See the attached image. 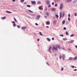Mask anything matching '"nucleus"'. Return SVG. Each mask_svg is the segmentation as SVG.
<instances>
[{"instance_id":"4be33fe9","label":"nucleus","mask_w":77,"mask_h":77,"mask_svg":"<svg viewBox=\"0 0 77 77\" xmlns=\"http://www.w3.org/2000/svg\"><path fill=\"white\" fill-rule=\"evenodd\" d=\"M72 58H71V57H70L69 59V60H72Z\"/></svg>"},{"instance_id":"9d476101","label":"nucleus","mask_w":77,"mask_h":77,"mask_svg":"<svg viewBox=\"0 0 77 77\" xmlns=\"http://www.w3.org/2000/svg\"><path fill=\"white\" fill-rule=\"evenodd\" d=\"M51 11H56V8H54L52 9Z\"/></svg>"},{"instance_id":"a18cd8bd","label":"nucleus","mask_w":77,"mask_h":77,"mask_svg":"<svg viewBox=\"0 0 77 77\" xmlns=\"http://www.w3.org/2000/svg\"><path fill=\"white\" fill-rule=\"evenodd\" d=\"M68 17H70V14H68Z\"/></svg>"},{"instance_id":"423d86ee","label":"nucleus","mask_w":77,"mask_h":77,"mask_svg":"<svg viewBox=\"0 0 77 77\" xmlns=\"http://www.w3.org/2000/svg\"><path fill=\"white\" fill-rule=\"evenodd\" d=\"M40 17V15H38L37 16V18H36V19L38 20L39 19Z\"/></svg>"},{"instance_id":"052dcab7","label":"nucleus","mask_w":77,"mask_h":77,"mask_svg":"<svg viewBox=\"0 0 77 77\" xmlns=\"http://www.w3.org/2000/svg\"><path fill=\"white\" fill-rule=\"evenodd\" d=\"M58 0V2H59V1Z\"/></svg>"},{"instance_id":"79ce46f5","label":"nucleus","mask_w":77,"mask_h":77,"mask_svg":"<svg viewBox=\"0 0 77 77\" xmlns=\"http://www.w3.org/2000/svg\"><path fill=\"white\" fill-rule=\"evenodd\" d=\"M63 68L61 69V71H63Z\"/></svg>"},{"instance_id":"4d7b16f0","label":"nucleus","mask_w":77,"mask_h":77,"mask_svg":"<svg viewBox=\"0 0 77 77\" xmlns=\"http://www.w3.org/2000/svg\"><path fill=\"white\" fill-rule=\"evenodd\" d=\"M12 1L13 2H14L15 0H13Z\"/></svg>"},{"instance_id":"5701e85b","label":"nucleus","mask_w":77,"mask_h":77,"mask_svg":"<svg viewBox=\"0 0 77 77\" xmlns=\"http://www.w3.org/2000/svg\"><path fill=\"white\" fill-rule=\"evenodd\" d=\"M14 20L15 21V22H17V20L15 18H14Z\"/></svg>"},{"instance_id":"4c0bfd02","label":"nucleus","mask_w":77,"mask_h":77,"mask_svg":"<svg viewBox=\"0 0 77 77\" xmlns=\"http://www.w3.org/2000/svg\"><path fill=\"white\" fill-rule=\"evenodd\" d=\"M51 7V5H48V8H50Z\"/></svg>"},{"instance_id":"6ab92c4d","label":"nucleus","mask_w":77,"mask_h":77,"mask_svg":"<svg viewBox=\"0 0 77 77\" xmlns=\"http://www.w3.org/2000/svg\"><path fill=\"white\" fill-rule=\"evenodd\" d=\"M6 12H7V13H11V12L9 11H6Z\"/></svg>"},{"instance_id":"a878e982","label":"nucleus","mask_w":77,"mask_h":77,"mask_svg":"<svg viewBox=\"0 0 77 77\" xmlns=\"http://www.w3.org/2000/svg\"><path fill=\"white\" fill-rule=\"evenodd\" d=\"M32 16H33V17H35L36 16V15L35 14H33L32 15Z\"/></svg>"},{"instance_id":"7c9ffc66","label":"nucleus","mask_w":77,"mask_h":77,"mask_svg":"<svg viewBox=\"0 0 77 77\" xmlns=\"http://www.w3.org/2000/svg\"><path fill=\"white\" fill-rule=\"evenodd\" d=\"M50 24V22L49 21L47 22V24L48 25H49Z\"/></svg>"},{"instance_id":"473e14b6","label":"nucleus","mask_w":77,"mask_h":77,"mask_svg":"<svg viewBox=\"0 0 77 77\" xmlns=\"http://www.w3.org/2000/svg\"><path fill=\"white\" fill-rule=\"evenodd\" d=\"M59 57L60 59H61L62 58V56L61 55H60Z\"/></svg>"},{"instance_id":"603ef678","label":"nucleus","mask_w":77,"mask_h":77,"mask_svg":"<svg viewBox=\"0 0 77 77\" xmlns=\"http://www.w3.org/2000/svg\"><path fill=\"white\" fill-rule=\"evenodd\" d=\"M74 71H76L77 70L76 69H74Z\"/></svg>"},{"instance_id":"e2e57ef3","label":"nucleus","mask_w":77,"mask_h":77,"mask_svg":"<svg viewBox=\"0 0 77 77\" xmlns=\"http://www.w3.org/2000/svg\"><path fill=\"white\" fill-rule=\"evenodd\" d=\"M40 13H41V14H42V12H41Z\"/></svg>"},{"instance_id":"c03bdc74","label":"nucleus","mask_w":77,"mask_h":77,"mask_svg":"<svg viewBox=\"0 0 77 77\" xmlns=\"http://www.w3.org/2000/svg\"><path fill=\"white\" fill-rule=\"evenodd\" d=\"M58 4H56L55 5V6H57V5Z\"/></svg>"},{"instance_id":"393cba45","label":"nucleus","mask_w":77,"mask_h":77,"mask_svg":"<svg viewBox=\"0 0 77 77\" xmlns=\"http://www.w3.org/2000/svg\"><path fill=\"white\" fill-rule=\"evenodd\" d=\"M39 34L41 36H42V35H43L42 34L41 32H39Z\"/></svg>"},{"instance_id":"5fc2aeb1","label":"nucleus","mask_w":77,"mask_h":77,"mask_svg":"<svg viewBox=\"0 0 77 77\" xmlns=\"http://www.w3.org/2000/svg\"><path fill=\"white\" fill-rule=\"evenodd\" d=\"M46 27L47 28H49V26H46Z\"/></svg>"},{"instance_id":"a211bd4d","label":"nucleus","mask_w":77,"mask_h":77,"mask_svg":"<svg viewBox=\"0 0 77 77\" xmlns=\"http://www.w3.org/2000/svg\"><path fill=\"white\" fill-rule=\"evenodd\" d=\"M62 58H63V60H64L65 59V56L63 55L62 56Z\"/></svg>"},{"instance_id":"ddd939ff","label":"nucleus","mask_w":77,"mask_h":77,"mask_svg":"<svg viewBox=\"0 0 77 77\" xmlns=\"http://www.w3.org/2000/svg\"><path fill=\"white\" fill-rule=\"evenodd\" d=\"M77 59V56L75 57L74 58H73V60H75Z\"/></svg>"},{"instance_id":"c85d7f7f","label":"nucleus","mask_w":77,"mask_h":77,"mask_svg":"<svg viewBox=\"0 0 77 77\" xmlns=\"http://www.w3.org/2000/svg\"><path fill=\"white\" fill-rule=\"evenodd\" d=\"M68 20H69V21H70V19L69 17L68 19Z\"/></svg>"},{"instance_id":"680f3d73","label":"nucleus","mask_w":77,"mask_h":77,"mask_svg":"<svg viewBox=\"0 0 77 77\" xmlns=\"http://www.w3.org/2000/svg\"><path fill=\"white\" fill-rule=\"evenodd\" d=\"M27 12L29 13L28 11H26Z\"/></svg>"},{"instance_id":"3c124183","label":"nucleus","mask_w":77,"mask_h":77,"mask_svg":"<svg viewBox=\"0 0 77 77\" xmlns=\"http://www.w3.org/2000/svg\"><path fill=\"white\" fill-rule=\"evenodd\" d=\"M54 38H52V40H54Z\"/></svg>"},{"instance_id":"8fccbe9b","label":"nucleus","mask_w":77,"mask_h":77,"mask_svg":"<svg viewBox=\"0 0 77 77\" xmlns=\"http://www.w3.org/2000/svg\"><path fill=\"white\" fill-rule=\"evenodd\" d=\"M54 2H52V5H54Z\"/></svg>"},{"instance_id":"0eeeda50","label":"nucleus","mask_w":77,"mask_h":77,"mask_svg":"<svg viewBox=\"0 0 77 77\" xmlns=\"http://www.w3.org/2000/svg\"><path fill=\"white\" fill-rule=\"evenodd\" d=\"M31 3H32L33 5H35V1H32Z\"/></svg>"},{"instance_id":"dca6fc26","label":"nucleus","mask_w":77,"mask_h":77,"mask_svg":"<svg viewBox=\"0 0 77 77\" xmlns=\"http://www.w3.org/2000/svg\"><path fill=\"white\" fill-rule=\"evenodd\" d=\"M65 20H63V21L62 22V23L63 24H65Z\"/></svg>"},{"instance_id":"7ed1b4c3","label":"nucleus","mask_w":77,"mask_h":77,"mask_svg":"<svg viewBox=\"0 0 77 77\" xmlns=\"http://www.w3.org/2000/svg\"><path fill=\"white\" fill-rule=\"evenodd\" d=\"M51 47L50 46V47L49 49L48 50V51L49 53H52V52L51 51Z\"/></svg>"},{"instance_id":"4468645a","label":"nucleus","mask_w":77,"mask_h":77,"mask_svg":"<svg viewBox=\"0 0 77 77\" xmlns=\"http://www.w3.org/2000/svg\"><path fill=\"white\" fill-rule=\"evenodd\" d=\"M50 2L49 1H46V2L48 4H50Z\"/></svg>"},{"instance_id":"aec40b11","label":"nucleus","mask_w":77,"mask_h":77,"mask_svg":"<svg viewBox=\"0 0 77 77\" xmlns=\"http://www.w3.org/2000/svg\"><path fill=\"white\" fill-rule=\"evenodd\" d=\"M47 40H48L49 41H51L50 39L49 38H47Z\"/></svg>"},{"instance_id":"b1692460","label":"nucleus","mask_w":77,"mask_h":77,"mask_svg":"<svg viewBox=\"0 0 77 77\" xmlns=\"http://www.w3.org/2000/svg\"><path fill=\"white\" fill-rule=\"evenodd\" d=\"M54 23H57V21L54 20Z\"/></svg>"},{"instance_id":"f8f14e48","label":"nucleus","mask_w":77,"mask_h":77,"mask_svg":"<svg viewBox=\"0 0 77 77\" xmlns=\"http://www.w3.org/2000/svg\"><path fill=\"white\" fill-rule=\"evenodd\" d=\"M6 17H2V19L3 20H4L6 19Z\"/></svg>"},{"instance_id":"cd10ccee","label":"nucleus","mask_w":77,"mask_h":77,"mask_svg":"<svg viewBox=\"0 0 77 77\" xmlns=\"http://www.w3.org/2000/svg\"><path fill=\"white\" fill-rule=\"evenodd\" d=\"M26 6H27V7H29V8H30V7H31L30 5H26Z\"/></svg>"},{"instance_id":"6e6552de","label":"nucleus","mask_w":77,"mask_h":77,"mask_svg":"<svg viewBox=\"0 0 77 77\" xmlns=\"http://www.w3.org/2000/svg\"><path fill=\"white\" fill-rule=\"evenodd\" d=\"M71 0H66L65 1L66 2L68 3L70 2Z\"/></svg>"},{"instance_id":"a19ab883","label":"nucleus","mask_w":77,"mask_h":77,"mask_svg":"<svg viewBox=\"0 0 77 77\" xmlns=\"http://www.w3.org/2000/svg\"><path fill=\"white\" fill-rule=\"evenodd\" d=\"M63 29H64V30H66V27H64V28H63Z\"/></svg>"},{"instance_id":"09e8293b","label":"nucleus","mask_w":77,"mask_h":77,"mask_svg":"<svg viewBox=\"0 0 77 77\" xmlns=\"http://www.w3.org/2000/svg\"><path fill=\"white\" fill-rule=\"evenodd\" d=\"M71 67L72 68H74V66H71Z\"/></svg>"},{"instance_id":"6e6d98bb","label":"nucleus","mask_w":77,"mask_h":77,"mask_svg":"<svg viewBox=\"0 0 77 77\" xmlns=\"http://www.w3.org/2000/svg\"><path fill=\"white\" fill-rule=\"evenodd\" d=\"M75 47L76 48H77V46H75Z\"/></svg>"},{"instance_id":"f704fd0d","label":"nucleus","mask_w":77,"mask_h":77,"mask_svg":"<svg viewBox=\"0 0 77 77\" xmlns=\"http://www.w3.org/2000/svg\"><path fill=\"white\" fill-rule=\"evenodd\" d=\"M17 26V25H16V24H13V26L14 27H15V26Z\"/></svg>"},{"instance_id":"58836bf2","label":"nucleus","mask_w":77,"mask_h":77,"mask_svg":"<svg viewBox=\"0 0 77 77\" xmlns=\"http://www.w3.org/2000/svg\"><path fill=\"white\" fill-rule=\"evenodd\" d=\"M56 16L57 17V18H58L59 17L58 15H56Z\"/></svg>"},{"instance_id":"f03ea898","label":"nucleus","mask_w":77,"mask_h":77,"mask_svg":"<svg viewBox=\"0 0 77 77\" xmlns=\"http://www.w3.org/2000/svg\"><path fill=\"white\" fill-rule=\"evenodd\" d=\"M64 14H65V12H63V13L62 14L61 13H60V19H61L62 17H63L64 16Z\"/></svg>"},{"instance_id":"ea45409f","label":"nucleus","mask_w":77,"mask_h":77,"mask_svg":"<svg viewBox=\"0 0 77 77\" xmlns=\"http://www.w3.org/2000/svg\"><path fill=\"white\" fill-rule=\"evenodd\" d=\"M38 3L39 4H41V3L40 2V1H38Z\"/></svg>"},{"instance_id":"bf43d9fd","label":"nucleus","mask_w":77,"mask_h":77,"mask_svg":"<svg viewBox=\"0 0 77 77\" xmlns=\"http://www.w3.org/2000/svg\"><path fill=\"white\" fill-rule=\"evenodd\" d=\"M47 65H48V63H47Z\"/></svg>"},{"instance_id":"49530a36","label":"nucleus","mask_w":77,"mask_h":77,"mask_svg":"<svg viewBox=\"0 0 77 77\" xmlns=\"http://www.w3.org/2000/svg\"><path fill=\"white\" fill-rule=\"evenodd\" d=\"M17 27L18 28H20V26H17Z\"/></svg>"},{"instance_id":"2eb2a0df","label":"nucleus","mask_w":77,"mask_h":77,"mask_svg":"<svg viewBox=\"0 0 77 77\" xmlns=\"http://www.w3.org/2000/svg\"><path fill=\"white\" fill-rule=\"evenodd\" d=\"M39 9L40 10H42V9H43L42 8H41V6H40L39 7Z\"/></svg>"},{"instance_id":"bb28decb","label":"nucleus","mask_w":77,"mask_h":77,"mask_svg":"<svg viewBox=\"0 0 77 77\" xmlns=\"http://www.w3.org/2000/svg\"><path fill=\"white\" fill-rule=\"evenodd\" d=\"M24 0H21L20 1L22 3H23V2L24 1Z\"/></svg>"},{"instance_id":"20e7f679","label":"nucleus","mask_w":77,"mask_h":77,"mask_svg":"<svg viewBox=\"0 0 77 77\" xmlns=\"http://www.w3.org/2000/svg\"><path fill=\"white\" fill-rule=\"evenodd\" d=\"M63 7V4H61L60 5V9L61 10L62 9V8Z\"/></svg>"},{"instance_id":"72a5a7b5","label":"nucleus","mask_w":77,"mask_h":77,"mask_svg":"<svg viewBox=\"0 0 77 77\" xmlns=\"http://www.w3.org/2000/svg\"><path fill=\"white\" fill-rule=\"evenodd\" d=\"M77 14L76 13L74 14L75 16H77Z\"/></svg>"},{"instance_id":"39448f33","label":"nucleus","mask_w":77,"mask_h":77,"mask_svg":"<svg viewBox=\"0 0 77 77\" xmlns=\"http://www.w3.org/2000/svg\"><path fill=\"white\" fill-rule=\"evenodd\" d=\"M45 15H47L46 16H45V17L47 18V17L48 16H49V14L48 13H47L45 14Z\"/></svg>"},{"instance_id":"c756f323","label":"nucleus","mask_w":77,"mask_h":77,"mask_svg":"<svg viewBox=\"0 0 77 77\" xmlns=\"http://www.w3.org/2000/svg\"><path fill=\"white\" fill-rule=\"evenodd\" d=\"M74 35V34H72L70 35V37L73 36Z\"/></svg>"},{"instance_id":"9b49d317","label":"nucleus","mask_w":77,"mask_h":77,"mask_svg":"<svg viewBox=\"0 0 77 77\" xmlns=\"http://www.w3.org/2000/svg\"><path fill=\"white\" fill-rule=\"evenodd\" d=\"M74 40H71V41H69V42H70V43H72L73 42H74Z\"/></svg>"},{"instance_id":"de8ad7c7","label":"nucleus","mask_w":77,"mask_h":77,"mask_svg":"<svg viewBox=\"0 0 77 77\" xmlns=\"http://www.w3.org/2000/svg\"><path fill=\"white\" fill-rule=\"evenodd\" d=\"M39 40H40V39H39V38H38V39H37V41L38 42L39 41Z\"/></svg>"},{"instance_id":"c9c22d12","label":"nucleus","mask_w":77,"mask_h":77,"mask_svg":"<svg viewBox=\"0 0 77 77\" xmlns=\"http://www.w3.org/2000/svg\"><path fill=\"white\" fill-rule=\"evenodd\" d=\"M60 36L63 37V35H62V34H61V35H60Z\"/></svg>"},{"instance_id":"37998d69","label":"nucleus","mask_w":77,"mask_h":77,"mask_svg":"<svg viewBox=\"0 0 77 77\" xmlns=\"http://www.w3.org/2000/svg\"><path fill=\"white\" fill-rule=\"evenodd\" d=\"M35 25H37V26H38V24L37 23H35Z\"/></svg>"},{"instance_id":"2f4dec72","label":"nucleus","mask_w":77,"mask_h":77,"mask_svg":"<svg viewBox=\"0 0 77 77\" xmlns=\"http://www.w3.org/2000/svg\"><path fill=\"white\" fill-rule=\"evenodd\" d=\"M66 35H68V33L67 31H66Z\"/></svg>"},{"instance_id":"f3484780","label":"nucleus","mask_w":77,"mask_h":77,"mask_svg":"<svg viewBox=\"0 0 77 77\" xmlns=\"http://www.w3.org/2000/svg\"><path fill=\"white\" fill-rule=\"evenodd\" d=\"M57 47H58V48L60 49V46L59 45H57Z\"/></svg>"},{"instance_id":"e433bc0d","label":"nucleus","mask_w":77,"mask_h":77,"mask_svg":"<svg viewBox=\"0 0 77 77\" xmlns=\"http://www.w3.org/2000/svg\"><path fill=\"white\" fill-rule=\"evenodd\" d=\"M12 23L13 24H15V22H14V21H12Z\"/></svg>"},{"instance_id":"13d9d810","label":"nucleus","mask_w":77,"mask_h":77,"mask_svg":"<svg viewBox=\"0 0 77 77\" xmlns=\"http://www.w3.org/2000/svg\"><path fill=\"white\" fill-rule=\"evenodd\" d=\"M64 40H66V38H64Z\"/></svg>"},{"instance_id":"1a4fd4ad","label":"nucleus","mask_w":77,"mask_h":77,"mask_svg":"<svg viewBox=\"0 0 77 77\" xmlns=\"http://www.w3.org/2000/svg\"><path fill=\"white\" fill-rule=\"evenodd\" d=\"M26 29V26L23 27L22 28V29H23V30H24Z\"/></svg>"},{"instance_id":"412c9836","label":"nucleus","mask_w":77,"mask_h":77,"mask_svg":"<svg viewBox=\"0 0 77 77\" xmlns=\"http://www.w3.org/2000/svg\"><path fill=\"white\" fill-rule=\"evenodd\" d=\"M28 11L29 12H31V13H32L33 12V11H31L30 10H28Z\"/></svg>"},{"instance_id":"f257e3e1","label":"nucleus","mask_w":77,"mask_h":77,"mask_svg":"<svg viewBox=\"0 0 77 77\" xmlns=\"http://www.w3.org/2000/svg\"><path fill=\"white\" fill-rule=\"evenodd\" d=\"M52 49L53 51H54V50L57 51L58 50V48L57 46H53Z\"/></svg>"},{"instance_id":"864d4df0","label":"nucleus","mask_w":77,"mask_h":77,"mask_svg":"<svg viewBox=\"0 0 77 77\" xmlns=\"http://www.w3.org/2000/svg\"><path fill=\"white\" fill-rule=\"evenodd\" d=\"M26 2H24V4H26Z\"/></svg>"}]
</instances>
